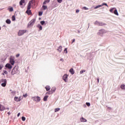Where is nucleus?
<instances>
[{
    "mask_svg": "<svg viewBox=\"0 0 125 125\" xmlns=\"http://www.w3.org/2000/svg\"><path fill=\"white\" fill-rule=\"evenodd\" d=\"M36 22V19H33L27 24L28 28H31L32 26H34V24Z\"/></svg>",
    "mask_w": 125,
    "mask_h": 125,
    "instance_id": "obj_1",
    "label": "nucleus"
},
{
    "mask_svg": "<svg viewBox=\"0 0 125 125\" xmlns=\"http://www.w3.org/2000/svg\"><path fill=\"white\" fill-rule=\"evenodd\" d=\"M9 63H10L11 65H14L15 63V57L13 56H11L9 58Z\"/></svg>",
    "mask_w": 125,
    "mask_h": 125,
    "instance_id": "obj_2",
    "label": "nucleus"
},
{
    "mask_svg": "<svg viewBox=\"0 0 125 125\" xmlns=\"http://www.w3.org/2000/svg\"><path fill=\"white\" fill-rule=\"evenodd\" d=\"M19 73V70L18 68L16 67V66L14 67L12 70L11 74L12 75H15V74H18Z\"/></svg>",
    "mask_w": 125,
    "mask_h": 125,
    "instance_id": "obj_3",
    "label": "nucleus"
},
{
    "mask_svg": "<svg viewBox=\"0 0 125 125\" xmlns=\"http://www.w3.org/2000/svg\"><path fill=\"white\" fill-rule=\"evenodd\" d=\"M0 83H2L1 84V85H2L3 87H5V86H6V83H7L6 79H1L0 81Z\"/></svg>",
    "mask_w": 125,
    "mask_h": 125,
    "instance_id": "obj_4",
    "label": "nucleus"
},
{
    "mask_svg": "<svg viewBox=\"0 0 125 125\" xmlns=\"http://www.w3.org/2000/svg\"><path fill=\"white\" fill-rule=\"evenodd\" d=\"M94 24L97 25V26H104V25H106V23H104L102 22H99L97 21L94 22Z\"/></svg>",
    "mask_w": 125,
    "mask_h": 125,
    "instance_id": "obj_5",
    "label": "nucleus"
},
{
    "mask_svg": "<svg viewBox=\"0 0 125 125\" xmlns=\"http://www.w3.org/2000/svg\"><path fill=\"white\" fill-rule=\"evenodd\" d=\"M26 30H20L18 33V36H23V35H24V34H25V33H26Z\"/></svg>",
    "mask_w": 125,
    "mask_h": 125,
    "instance_id": "obj_6",
    "label": "nucleus"
},
{
    "mask_svg": "<svg viewBox=\"0 0 125 125\" xmlns=\"http://www.w3.org/2000/svg\"><path fill=\"white\" fill-rule=\"evenodd\" d=\"M106 33V31L104 29H101L99 30V31L98 32V35H100V36H102L103 34Z\"/></svg>",
    "mask_w": 125,
    "mask_h": 125,
    "instance_id": "obj_7",
    "label": "nucleus"
},
{
    "mask_svg": "<svg viewBox=\"0 0 125 125\" xmlns=\"http://www.w3.org/2000/svg\"><path fill=\"white\" fill-rule=\"evenodd\" d=\"M62 79L65 82V83H68V75L64 74L62 77Z\"/></svg>",
    "mask_w": 125,
    "mask_h": 125,
    "instance_id": "obj_8",
    "label": "nucleus"
},
{
    "mask_svg": "<svg viewBox=\"0 0 125 125\" xmlns=\"http://www.w3.org/2000/svg\"><path fill=\"white\" fill-rule=\"evenodd\" d=\"M5 69H8L9 70H10L11 69H12V65L10 64V63H7L5 65Z\"/></svg>",
    "mask_w": 125,
    "mask_h": 125,
    "instance_id": "obj_9",
    "label": "nucleus"
},
{
    "mask_svg": "<svg viewBox=\"0 0 125 125\" xmlns=\"http://www.w3.org/2000/svg\"><path fill=\"white\" fill-rule=\"evenodd\" d=\"M15 101H17V102H19L20 101H21V97H20L19 98L17 97H15Z\"/></svg>",
    "mask_w": 125,
    "mask_h": 125,
    "instance_id": "obj_10",
    "label": "nucleus"
},
{
    "mask_svg": "<svg viewBox=\"0 0 125 125\" xmlns=\"http://www.w3.org/2000/svg\"><path fill=\"white\" fill-rule=\"evenodd\" d=\"M80 121H81V122H82V123H85L87 122L86 119H85L83 117L80 118Z\"/></svg>",
    "mask_w": 125,
    "mask_h": 125,
    "instance_id": "obj_11",
    "label": "nucleus"
},
{
    "mask_svg": "<svg viewBox=\"0 0 125 125\" xmlns=\"http://www.w3.org/2000/svg\"><path fill=\"white\" fill-rule=\"evenodd\" d=\"M5 109V108L4 107V106L1 104H0V111H3L4 110V109Z\"/></svg>",
    "mask_w": 125,
    "mask_h": 125,
    "instance_id": "obj_12",
    "label": "nucleus"
},
{
    "mask_svg": "<svg viewBox=\"0 0 125 125\" xmlns=\"http://www.w3.org/2000/svg\"><path fill=\"white\" fill-rule=\"evenodd\" d=\"M70 73L71 74V75H74L75 74V71H74V69L71 68L69 70Z\"/></svg>",
    "mask_w": 125,
    "mask_h": 125,
    "instance_id": "obj_13",
    "label": "nucleus"
},
{
    "mask_svg": "<svg viewBox=\"0 0 125 125\" xmlns=\"http://www.w3.org/2000/svg\"><path fill=\"white\" fill-rule=\"evenodd\" d=\"M113 13H114V14H115V15H117V16L119 15V13H118V10L116 8L115 9Z\"/></svg>",
    "mask_w": 125,
    "mask_h": 125,
    "instance_id": "obj_14",
    "label": "nucleus"
},
{
    "mask_svg": "<svg viewBox=\"0 0 125 125\" xmlns=\"http://www.w3.org/2000/svg\"><path fill=\"white\" fill-rule=\"evenodd\" d=\"M57 50L59 51V52H61L62 51V46H60Z\"/></svg>",
    "mask_w": 125,
    "mask_h": 125,
    "instance_id": "obj_15",
    "label": "nucleus"
},
{
    "mask_svg": "<svg viewBox=\"0 0 125 125\" xmlns=\"http://www.w3.org/2000/svg\"><path fill=\"white\" fill-rule=\"evenodd\" d=\"M37 27L40 29V30H42V26L41 24H39L37 25Z\"/></svg>",
    "mask_w": 125,
    "mask_h": 125,
    "instance_id": "obj_16",
    "label": "nucleus"
},
{
    "mask_svg": "<svg viewBox=\"0 0 125 125\" xmlns=\"http://www.w3.org/2000/svg\"><path fill=\"white\" fill-rule=\"evenodd\" d=\"M25 3V0H21L20 2V5H23V3Z\"/></svg>",
    "mask_w": 125,
    "mask_h": 125,
    "instance_id": "obj_17",
    "label": "nucleus"
},
{
    "mask_svg": "<svg viewBox=\"0 0 125 125\" xmlns=\"http://www.w3.org/2000/svg\"><path fill=\"white\" fill-rule=\"evenodd\" d=\"M116 9V8H112L109 10L110 12H111V13H114V11Z\"/></svg>",
    "mask_w": 125,
    "mask_h": 125,
    "instance_id": "obj_18",
    "label": "nucleus"
},
{
    "mask_svg": "<svg viewBox=\"0 0 125 125\" xmlns=\"http://www.w3.org/2000/svg\"><path fill=\"white\" fill-rule=\"evenodd\" d=\"M45 88L46 89V90L47 91L50 90V86H46V87H45Z\"/></svg>",
    "mask_w": 125,
    "mask_h": 125,
    "instance_id": "obj_19",
    "label": "nucleus"
},
{
    "mask_svg": "<svg viewBox=\"0 0 125 125\" xmlns=\"http://www.w3.org/2000/svg\"><path fill=\"white\" fill-rule=\"evenodd\" d=\"M36 102H40L41 101V98L39 96L36 97Z\"/></svg>",
    "mask_w": 125,
    "mask_h": 125,
    "instance_id": "obj_20",
    "label": "nucleus"
},
{
    "mask_svg": "<svg viewBox=\"0 0 125 125\" xmlns=\"http://www.w3.org/2000/svg\"><path fill=\"white\" fill-rule=\"evenodd\" d=\"M6 23L7 24H11V21H10V20L7 19V20L6 21Z\"/></svg>",
    "mask_w": 125,
    "mask_h": 125,
    "instance_id": "obj_21",
    "label": "nucleus"
},
{
    "mask_svg": "<svg viewBox=\"0 0 125 125\" xmlns=\"http://www.w3.org/2000/svg\"><path fill=\"white\" fill-rule=\"evenodd\" d=\"M47 98H48V96H45L43 98V101H47Z\"/></svg>",
    "mask_w": 125,
    "mask_h": 125,
    "instance_id": "obj_22",
    "label": "nucleus"
},
{
    "mask_svg": "<svg viewBox=\"0 0 125 125\" xmlns=\"http://www.w3.org/2000/svg\"><path fill=\"white\" fill-rule=\"evenodd\" d=\"M100 7H102V5H99L98 6H96V7H94V9H97V8H99Z\"/></svg>",
    "mask_w": 125,
    "mask_h": 125,
    "instance_id": "obj_23",
    "label": "nucleus"
},
{
    "mask_svg": "<svg viewBox=\"0 0 125 125\" xmlns=\"http://www.w3.org/2000/svg\"><path fill=\"white\" fill-rule=\"evenodd\" d=\"M26 13H27V14H28L29 15H30V14H31V10H28L27 9L26 11Z\"/></svg>",
    "mask_w": 125,
    "mask_h": 125,
    "instance_id": "obj_24",
    "label": "nucleus"
},
{
    "mask_svg": "<svg viewBox=\"0 0 125 125\" xmlns=\"http://www.w3.org/2000/svg\"><path fill=\"white\" fill-rule=\"evenodd\" d=\"M40 23L42 25H45V21H42L40 22Z\"/></svg>",
    "mask_w": 125,
    "mask_h": 125,
    "instance_id": "obj_25",
    "label": "nucleus"
},
{
    "mask_svg": "<svg viewBox=\"0 0 125 125\" xmlns=\"http://www.w3.org/2000/svg\"><path fill=\"white\" fill-rule=\"evenodd\" d=\"M8 10H9L10 12H12V11H13V8L11 7V8H8Z\"/></svg>",
    "mask_w": 125,
    "mask_h": 125,
    "instance_id": "obj_26",
    "label": "nucleus"
},
{
    "mask_svg": "<svg viewBox=\"0 0 125 125\" xmlns=\"http://www.w3.org/2000/svg\"><path fill=\"white\" fill-rule=\"evenodd\" d=\"M42 8H43V9H44V10H46V9H47V6L43 5L42 6Z\"/></svg>",
    "mask_w": 125,
    "mask_h": 125,
    "instance_id": "obj_27",
    "label": "nucleus"
},
{
    "mask_svg": "<svg viewBox=\"0 0 125 125\" xmlns=\"http://www.w3.org/2000/svg\"><path fill=\"white\" fill-rule=\"evenodd\" d=\"M51 90H52V93H53V92H55V90H56V88H55V87H54V88L53 87L51 89Z\"/></svg>",
    "mask_w": 125,
    "mask_h": 125,
    "instance_id": "obj_28",
    "label": "nucleus"
},
{
    "mask_svg": "<svg viewBox=\"0 0 125 125\" xmlns=\"http://www.w3.org/2000/svg\"><path fill=\"white\" fill-rule=\"evenodd\" d=\"M102 6H103V5H105V6H107V7H109V6H108V5L107 4V3L104 2L102 4Z\"/></svg>",
    "mask_w": 125,
    "mask_h": 125,
    "instance_id": "obj_29",
    "label": "nucleus"
},
{
    "mask_svg": "<svg viewBox=\"0 0 125 125\" xmlns=\"http://www.w3.org/2000/svg\"><path fill=\"white\" fill-rule=\"evenodd\" d=\"M60 111V108H57L55 109V112L56 113V112H58Z\"/></svg>",
    "mask_w": 125,
    "mask_h": 125,
    "instance_id": "obj_30",
    "label": "nucleus"
},
{
    "mask_svg": "<svg viewBox=\"0 0 125 125\" xmlns=\"http://www.w3.org/2000/svg\"><path fill=\"white\" fill-rule=\"evenodd\" d=\"M32 99L33 100V101L37 102V97H33L32 98Z\"/></svg>",
    "mask_w": 125,
    "mask_h": 125,
    "instance_id": "obj_31",
    "label": "nucleus"
},
{
    "mask_svg": "<svg viewBox=\"0 0 125 125\" xmlns=\"http://www.w3.org/2000/svg\"><path fill=\"white\" fill-rule=\"evenodd\" d=\"M121 88H122V89H125V84H123L121 86Z\"/></svg>",
    "mask_w": 125,
    "mask_h": 125,
    "instance_id": "obj_32",
    "label": "nucleus"
},
{
    "mask_svg": "<svg viewBox=\"0 0 125 125\" xmlns=\"http://www.w3.org/2000/svg\"><path fill=\"white\" fill-rule=\"evenodd\" d=\"M21 120L23 122H25V121H26V118H25V117L23 116L21 117Z\"/></svg>",
    "mask_w": 125,
    "mask_h": 125,
    "instance_id": "obj_33",
    "label": "nucleus"
},
{
    "mask_svg": "<svg viewBox=\"0 0 125 125\" xmlns=\"http://www.w3.org/2000/svg\"><path fill=\"white\" fill-rule=\"evenodd\" d=\"M12 21H15V16H13L12 17Z\"/></svg>",
    "mask_w": 125,
    "mask_h": 125,
    "instance_id": "obj_34",
    "label": "nucleus"
},
{
    "mask_svg": "<svg viewBox=\"0 0 125 125\" xmlns=\"http://www.w3.org/2000/svg\"><path fill=\"white\" fill-rule=\"evenodd\" d=\"M67 48H65L64 50V52H65L66 54H67V53H68V51H67Z\"/></svg>",
    "mask_w": 125,
    "mask_h": 125,
    "instance_id": "obj_35",
    "label": "nucleus"
},
{
    "mask_svg": "<svg viewBox=\"0 0 125 125\" xmlns=\"http://www.w3.org/2000/svg\"><path fill=\"white\" fill-rule=\"evenodd\" d=\"M28 10H29L31 9V5H28V6H27V9Z\"/></svg>",
    "mask_w": 125,
    "mask_h": 125,
    "instance_id": "obj_36",
    "label": "nucleus"
},
{
    "mask_svg": "<svg viewBox=\"0 0 125 125\" xmlns=\"http://www.w3.org/2000/svg\"><path fill=\"white\" fill-rule=\"evenodd\" d=\"M3 67V64H0V71L2 69Z\"/></svg>",
    "mask_w": 125,
    "mask_h": 125,
    "instance_id": "obj_37",
    "label": "nucleus"
},
{
    "mask_svg": "<svg viewBox=\"0 0 125 125\" xmlns=\"http://www.w3.org/2000/svg\"><path fill=\"white\" fill-rule=\"evenodd\" d=\"M42 12H39V16H42Z\"/></svg>",
    "mask_w": 125,
    "mask_h": 125,
    "instance_id": "obj_38",
    "label": "nucleus"
},
{
    "mask_svg": "<svg viewBox=\"0 0 125 125\" xmlns=\"http://www.w3.org/2000/svg\"><path fill=\"white\" fill-rule=\"evenodd\" d=\"M57 1L59 2V3H61V2L63 1V0H57Z\"/></svg>",
    "mask_w": 125,
    "mask_h": 125,
    "instance_id": "obj_39",
    "label": "nucleus"
},
{
    "mask_svg": "<svg viewBox=\"0 0 125 125\" xmlns=\"http://www.w3.org/2000/svg\"><path fill=\"white\" fill-rule=\"evenodd\" d=\"M85 72V70H83L80 71V74H83V73H84Z\"/></svg>",
    "mask_w": 125,
    "mask_h": 125,
    "instance_id": "obj_40",
    "label": "nucleus"
},
{
    "mask_svg": "<svg viewBox=\"0 0 125 125\" xmlns=\"http://www.w3.org/2000/svg\"><path fill=\"white\" fill-rule=\"evenodd\" d=\"M86 105H87V106H88V107H89V106H90V103H86Z\"/></svg>",
    "mask_w": 125,
    "mask_h": 125,
    "instance_id": "obj_41",
    "label": "nucleus"
},
{
    "mask_svg": "<svg viewBox=\"0 0 125 125\" xmlns=\"http://www.w3.org/2000/svg\"><path fill=\"white\" fill-rule=\"evenodd\" d=\"M3 73H4V74H5L6 75L8 74L7 71H6V70H4Z\"/></svg>",
    "mask_w": 125,
    "mask_h": 125,
    "instance_id": "obj_42",
    "label": "nucleus"
},
{
    "mask_svg": "<svg viewBox=\"0 0 125 125\" xmlns=\"http://www.w3.org/2000/svg\"><path fill=\"white\" fill-rule=\"evenodd\" d=\"M32 3H33V2H32V1H30L28 3V5H31L32 4Z\"/></svg>",
    "mask_w": 125,
    "mask_h": 125,
    "instance_id": "obj_43",
    "label": "nucleus"
},
{
    "mask_svg": "<svg viewBox=\"0 0 125 125\" xmlns=\"http://www.w3.org/2000/svg\"><path fill=\"white\" fill-rule=\"evenodd\" d=\"M20 56V54H17V55H16V57H17V58H18V57H19Z\"/></svg>",
    "mask_w": 125,
    "mask_h": 125,
    "instance_id": "obj_44",
    "label": "nucleus"
},
{
    "mask_svg": "<svg viewBox=\"0 0 125 125\" xmlns=\"http://www.w3.org/2000/svg\"><path fill=\"white\" fill-rule=\"evenodd\" d=\"M45 2H49V1H50V0H44Z\"/></svg>",
    "mask_w": 125,
    "mask_h": 125,
    "instance_id": "obj_45",
    "label": "nucleus"
},
{
    "mask_svg": "<svg viewBox=\"0 0 125 125\" xmlns=\"http://www.w3.org/2000/svg\"><path fill=\"white\" fill-rule=\"evenodd\" d=\"M23 97H27V96H28V95L27 94H25L24 95H23Z\"/></svg>",
    "mask_w": 125,
    "mask_h": 125,
    "instance_id": "obj_46",
    "label": "nucleus"
},
{
    "mask_svg": "<svg viewBox=\"0 0 125 125\" xmlns=\"http://www.w3.org/2000/svg\"><path fill=\"white\" fill-rule=\"evenodd\" d=\"M76 13H79V12H80V10L79 9L76 10Z\"/></svg>",
    "mask_w": 125,
    "mask_h": 125,
    "instance_id": "obj_47",
    "label": "nucleus"
},
{
    "mask_svg": "<svg viewBox=\"0 0 125 125\" xmlns=\"http://www.w3.org/2000/svg\"><path fill=\"white\" fill-rule=\"evenodd\" d=\"M83 8L85 9V10H87V9H88V8H87L86 7H83Z\"/></svg>",
    "mask_w": 125,
    "mask_h": 125,
    "instance_id": "obj_48",
    "label": "nucleus"
},
{
    "mask_svg": "<svg viewBox=\"0 0 125 125\" xmlns=\"http://www.w3.org/2000/svg\"><path fill=\"white\" fill-rule=\"evenodd\" d=\"M16 92L15 91H14L12 92V93H13V94H15Z\"/></svg>",
    "mask_w": 125,
    "mask_h": 125,
    "instance_id": "obj_49",
    "label": "nucleus"
},
{
    "mask_svg": "<svg viewBox=\"0 0 125 125\" xmlns=\"http://www.w3.org/2000/svg\"><path fill=\"white\" fill-rule=\"evenodd\" d=\"M97 82H98V83H99V78H97Z\"/></svg>",
    "mask_w": 125,
    "mask_h": 125,
    "instance_id": "obj_50",
    "label": "nucleus"
},
{
    "mask_svg": "<svg viewBox=\"0 0 125 125\" xmlns=\"http://www.w3.org/2000/svg\"><path fill=\"white\" fill-rule=\"evenodd\" d=\"M107 109H108V110H112V108H111V107H108L107 108Z\"/></svg>",
    "mask_w": 125,
    "mask_h": 125,
    "instance_id": "obj_51",
    "label": "nucleus"
},
{
    "mask_svg": "<svg viewBox=\"0 0 125 125\" xmlns=\"http://www.w3.org/2000/svg\"><path fill=\"white\" fill-rule=\"evenodd\" d=\"M43 5L46 4V2H45V1H44L43 2Z\"/></svg>",
    "mask_w": 125,
    "mask_h": 125,
    "instance_id": "obj_52",
    "label": "nucleus"
},
{
    "mask_svg": "<svg viewBox=\"0 0 125 125\" xmlns=\"http://www.w3.org/2000/svg\"><path fill=\"white\" fill-rule=\"evenodd\" d=\"M75 41H76V40L75 39H74L73 40V41H72V43H73V42H75Z\"/></svg>",
    "mask_w": 125,
    "mask_h": 125,
    "instance_id": "obj_53",
    "label": "nucleus"
},
{
    "mask_svg": "<svg viewBox=\"0 0 125 125\" xmlns=\"http://www.w3.org/2000/svg\"><path fill=\"white\" fill-rule=\"evenodd\" d=\"M19 116H20V112H19L18 115H17V117H19Z\"/></svg>",
    "mask_w": 125,
    "mask_h": 125,
    "instance_id": "obj_54",
    "label": "nucleus"
},
{
    "mask_svg": "<svg viewBox=\"0 0 125 125\" xmlns=\"http://www.w3.org/2000/svg\"><path fill=\"white\" fill-rule=\"evenodd\" d=\"M60 61H62V62H63V59H60Z\"/></svg>",
    "mask_w": 125,
    "mask_h": 125,
    "instance_id": "obj_55",
    "label": "nucleus"
},
{
    "mask_svg": "<svg viewBox=\"0 0 125 125\" xmlns=\"http://www.w3.org/2000/svg\"><path fill=\"white\" fill-rule=\"evenodd\" d=\"M7 114H8V115H10V112H8L7 113Z\"/></svg>",
    "mask_w": 125,
    "mask_h": 125,
    "instance_id": "obj_56",
    "label": "nucleus"
},
{
    "mask_svg": "<svg viewBox=\"0 0 125 125\" xmlns=\"http://www.w3.org/2000/svg\"><path fill=\"white\" fill-rule=\"evenodd\" d=\"M46 94H50L49 92H47V93H46Z\"/></svg>",
    "mask_w": 125,
    "mask_h": 125,
    "instance_id": "obj_57",
    "label": "nucleus"
},
{
    "mask_svg": "<svg viewBox=\"0 0 125 125\" xmlns=\"http://www.w3.org/2000/svg\"><path fill=\"white\" fill-rule=\"evenodd\" d=\"M6 109L7 110H9V107L6 108Z\"/></svg>",
    "mask_w": 125,
    "mask_h": 125,
    "instance_id": "obj_58",
    "label": "nucleus"
},
{
    "mask_svg": "<svg viewBox=\"0 0 125 125\" xmlns=\"http://www.w3.org/2000/svg\"><path fill=\"white\" fill-rule=\"evenodd\" d=\"M4 74H5L4 73H2V75H3V76H4Z\"/></svg>",
    "mask_w": 125,
    "mask_h": 125,
    "instance_id": "obj_59",
    "label": "nucleus"
},
{
    "mask_svg": "<svg viewBox=\"0 0 125 125\" xmlns=\"http://www.w3.org/2000/svg\"><path fill=\"white\" fill-rule=\"evenodd\" d=\"M31 1H32V2H33V0H31Z\"/></svg>",
    "mask_w": 125,
    "mask_h": 125,
    "instance_id": "obj_60",
    "label": "nucleus"
},
{
    "mask_svg": "<svg viewBox=\"0 0 125 125\" xmlns=\"http://www.w3.org/2000/svg\"><path fill=\"white\" fill-rule=\"evenodd\" d=\"M0 29H1V27H0Z\"/></svg>",
    "mask_w": 125,
    "mask_h": 125,
    "instance_id": "obj_61",
    "label": "nucleus"
},
{
    "mask_svg": "<svg viewBox=\"0 0 125 125\" xmlns=\"http://www.w3.org/2000/svg\"><path fill=\"white\" fill-rule=\"evenodd\" d=\"M2 9H0V10H2Z\"/></svg>",
    "mask_w": 125,
    "mask_h": 125,
    "instance_id": "obj_62",
    "label": "nucleus"
}]
</instances>
